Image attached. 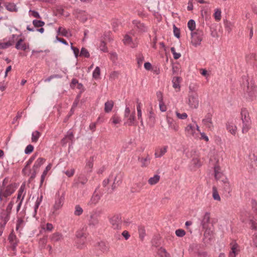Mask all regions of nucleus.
Instances as JSON below:
<instances>
[{"label":"nucleus","mask_w":257,"mask_h":257,"mask_svg":"<svg viewBox=\"0 0 257 257\" xmlns=\"http://www.w3.org/2000/svg\"><path fill=\"white\" fill-rule=\"evenodd\" d=\"M242 79L241 85L244 91L245 97L249 100H253L257 95V87L252 81L249 82L247 76H243Z\"/></svg>","instance_id":"f257e3e1"},{"label":"nucleus","mask_w":257,"mask_h":257,"mask_svg":"<svg viewBox=\"0 0 257 257\" xmlns=\"http://www.w3.org/2000/svg\"><path fill=\"white\" fill-rule=\"evenodd\" d=\"M16 186L15 184L11 183L7 186H0V201L2 203H5L15 191Z\"/></svg>","instance_id":"f03ea898"},{"label":"nucleus","mask_w":257,"mask_h":257,"mask_svg":"<svg viewBox=\"0 0 257 257\" xmlns=\"http://www.w3.org/2000/svg\"><path fill=\"white\" fill-rule=\"evenodd\" d=\"M240 117L242 123L241 132L243 134L247 133L251 128V120L246 108H242L241 109Z\"/></svg>","instance_id":"7ed1b4c3"},{"label":"nucleus","mask_w":257,"mask_h":257,"mask_svg":"<svg viewBox=\"0 0 257 257\" xmlns=\"http://www.w3.org/2000/svg\"><path fill=\"white\" fill-rule=\"evenodd\" d=\"M87 228V227L85 225L78 229L76 232V237L77 238L76 245L77 248H82L85 246L87 236L86 232Z\"/></svg>","instance_id":"20e7f679"},{"label":"nucleus","mask_w":257,"mask_h":257,"mask_svg":"<svg viewBox=\"0 0 257 257\" xmlns=\"http://www.w3.org/2000/svg\"><path fill=\"white\" fill-rule=\"evenodd\" d=\"M65 200V192L64 191H58L55 195V203L51 211L53 215L57 214L56 211L60 209L64 204Z\"/></svg>","instance_id":"39448f33"},{"label":"nucleus","mask_w":257,"mask_h":257,"mask_svg":"<svg viewBox=\"0 0 257 257\" xmlns=\"http://www.w3.org/2000/svg\"><path fill=\"white\" fill-rule=\"evenodd\" d=\"M14 203L10 202L7 206L5 210H3L0 213V226L2 229H4L5 227L10 219L11 210L13 208Z\"/></svg>","instance_id":"423d86ee"},{"label":"nucleus","mask_w":257,"mask_h":257,"mask_svg":"<svg viewBox=\"0 0 257 257\" xmlns=\"http://www.w3.org/2000/svg\"><path fill=\"white\" fill-rule=\"evenodd\" d=\"M191 35V43L195 47L200 45L204 35L202 30L198 29L195 31L192 32Z\"/></svg>","instance_id":"0eeeda50"},{"label":"nucleus","mask_w":257,"mask_h":257,"mask_svg":"<svg viewBox=\"0 0 257 257\" xmlns=\"http://www.w3.org/2000/svg\"><path fill=\"white\" fill-rule=\"evenodd\" d=\"M99 214L98 212L93 210L90 213V216L88 219V226L93 228H96L99 225Z\"/></svg>","instance_id":"6e6552de"},{"label":"nucleus","mask_w":257,"mask_h":257,"mask_svg":"<svg viewBox=\"0 0 257 257\" xmlns=\"http://www.w3.org/2000/svg\"><path fill=\"white\" fill-rule=\"evenodd\" d=\"M109 222L114 229L119 230L121 228L122 222L120 215H113L109 218Z\"/></svg>","instance_id":"1a4fd4ad"},{"label":"nucleus","mask_w":257,"mask_h":257,"mask_svg":"<svg viewBox=\"0 0 257 257\" xmlns=\"http://www.w3.org/2000/svg\"><path fill=\"white\" fill-rule=\"evenodd\" d=\"M196 153L197 152L195 149H192L190 152L186 153V156L188 158L193 157L191 161V164L193 165L194 167H199L201 166V164L196 154Z\"/></svg>","instance_id":"9d476101"},{"label":"nucleus","mask_w":257,"mask_h":257,"mask_svg":"<svg viewBox=\"0 0 257 257\" xmlns=\"http://www.w3.org/2000/svg\"><path fill=\"white\" fill-rule=\"evenodd\" d=\"M113 179V182L111 185V188H108L107 191L108 193H110L118 186H119L122 182V176L121 174H118L114 179Z\"/></svg>","instance_id":"9b49d317"},{"label":"nucleus","mask_w":257,"mask_h":257,"mask_svg":"<svg viewBox=\"0 0 257 257\" xmlns=\"http://www.w3.org/2000/svg\"><path fill=\"white\" fill-rule=\"evenodd\" d=\"M212 119V115L210 113H208L202 121V124L210 131L212 130L213 128V124Z\"/></svg>","instance_id":"f8f14e48"},{"label":"nucleus","mask_w":257,"mask_h":257,"mask_svg":"<svg viewBox=\"0 0 257 257\" xmlns=\"http://www.w3.org/2000/svg\"><path fill=\"white\" fill-rule=\"evenodd\" d=\"M221 182L222 183V188L223 194L226 196H230L231 187L228 179L226 178H223V179L221 180Z\"/></svg>","instance_id":"ddd939ff"},{"label":"nucleus","mask_w":257,"mask_h":257,"mask_svg":"<svg viewBox=\"0 0 257 257\" xmlns=\"http://www.w3.org/2000/svg\"><path fill=\"white\" fill-rule=\"evenodd\" d=\"M251 205L253 210L256 212L254 220L249 219V223L251 224V227L253 229L257 230V202L252 199L251 200Z\"/></svg>","instance_id":"4468645a"},{"label":"nucleus","mask_w":257,"mask_h":257,"mask_svg":"<svg viewBox=\"0 0 257 257\" xmlns=\"http://www.w3.org/2000/svg\"><path fill=\"white\" fill-rule=\"evenodd\" d=\"M101 198V196L97 192V189H95L90 200L87 203V205L93 207L96 205Z\"/></svg>","instance_id":"2eb2a0df"},{"label":"nucleus","mask_w":257,"mask_h":257,"mask_svg":"<svg viewBox=\"0 0 257 257\" xmlns=\"http://www.w3.org/2000/svg\"><path fill=\"white\" fill-rule=\"evenodd\" d=\"M188 104L192 108H197L199 105L198 95L197 94L190 95L189 96Z\"/></svg>","instance_id":"dca6fc26"},{"label":"nucleus","mask_w":257,"mask_h":257,"mask_svg":"<svg viewBox=\"0 0 257 257\" xmlns=\"http://www.w3.org/2000/svg\"><path fill=\"white\" fill-rule=\"evenodd\" d=\"M167 122L168 124L169 129L174 131L177 132L179 130V125L178 123L172 118L167 117Z\"/></svg>","instance_id":"f3484780"},{"label":"nucleus","mask_w":257,"mask_h":257,"mask_svg":"<svg viewBox=\"0 0 257 257\" xmlns=\"http://www.w3.org/2000/svg\"><path fill=\"white\" fill-rule=\"evenodd\" d=\"M226 127L228 132L232 135H235L237 131V126L232 120H228L226 124Z\"/></svg>","instance_id":"a211bd4d"},{"label":"nucleus","mask_w":257,"mask_h":257,"mask_svg":"<svg viewBox=\"0 0 257 257\" xmlns=\"http://www.w3.org/2000/svg\"><path fill=\"white\" fill-rule=\"evenodd\" d=\"M43 200V196L41 195L40 196H39L37 197L35 204L34 206V211L32 213V216L33 217L35 218L36 219H38V217H37V210L38 208L40 206V205L42 202Z\"/></svg>","instance_id":"6ab92c4d"},{"label":"nucleus","mask_w":257,"mask_h":257,"mask_svg":"<svg viewBox=\"0 0 257 257\" xmlns=\"http://www.w3.org/2000/svg\"><path fill=\"white\" fill-rule=\"evenodd\" d=\"M168 148V146H165L163 147H160L156 149L154 154L155 158H159L164 156L167 152Z\"/></svg>","instance_id":"aec40b11"},{"label":"nucleus","mask_w":257,"mask_h":257,"mask_svg":"<svg viewBox=\"0 0 257 257\" xmlns=\"http://www.w3.org/2000/svg\"><path fill=\"white\" fill-rule=\"evenodd\" d=\"M214 177L217 180H220L223 179V178H226L221 171L220 168L218 166H215L214 168Z\"/></svg>","instance_id":"412c9836"},{"label":"nucleus","mask_w":257,"mask_h":257,"mask_svg":"<svg viewBox=\"0 0 257 257\" xmlns=\"http://www.w3.org/2000/svg\"><path fill=\"white\" fill-rule=\"evenodd\" d=\"M181 80V78L178 76L173 77L172 79L173 87L176 90V91H179L180 90V83Z\"/></svg>","instance_id":"4be33fe9"},{"label":"nucleus","mask_w":257,"mask_h":257,"mask_svg":"<svg viewBox=\"0 0 257 257\" xmlns=\"http://www.w3.org/2000/svg\"><path fill=\"white\" fill-rule=\"evenodd\" d=\"M127 120L124 122V124L128 125L129 126L136 125L137 123L135 122V111H134L132 113L129 115L128 117H126Z\"/></svg>","instance_id":"5701e85b"},{"label":"nucleus","mask_w":257,"mask_h":257,"mask_svg":"<svg viewBox=\"0 0 257 257\" xmlns=\"http://www.w3.org/2000/svg\"><path fill=\"white\" fill-rule=\"evenodd\" d=\"M63 239V235L59 232H55L50 236V239L53 242L61 241Z\"/></svg>","instance_id":"b1692460"},{"label":"nucleus","mask_w":257,"mask_h":257,"mask_svg":"<svg viewBox=\"0 0 257 257\" xmlns=\"http://www.w3.org/2000/svg\"><path fill=\"white\" fill-rule=\"evenodd\" d=\"M151 159V157L149 155L147 154L145 158H138V161L141 163V166L142 167H146L148 166Z\"/></svg>","instance_id":"393cba45"},{"label":"nucleus","mask_w":257,"mask_h":257,"mask_svg":"<svg viewBox=\"0 0 257 257\" xmlns=\"http://www.w3.org/2000/svg\"><path fill=\"white\" fill-rule=\"evenodd\" d=\"M123 43L125 45H128L132 48H136L138 46L137 43L133 42L132 38L127 35L124 36Z\"/></svg>","instance_id":"a878e982"},{"label":"nucleus","mask_w":257,"mask_h":257,"mask_svg":"<svg viewBox=\"0 0 257 257\" xmlns=\"http://www.w3.org/2000/svg\"><path fill=\"white\" fill-rule=\"evenodd\" d=\"M57 34L61 35L62 36L69 38L72 36L70 31L66 30L65 28L60 27L57 30Z\"/></svg>","instance_id":"bb28decb"},{"label":"nucleus","mask_w":257,"mask_h":257,"mask_svg":"<svg viewBox=\"0 0 257 257\" xmlns=\"http://www.w3.org/2000/svg\"><path fill=\"white\" fill-rule=\"evenodd\" d=\"M9 240L12 245V249L14 250L18 244L17 239L16 235L12 232L9 236Z\"/></svg>","instance_id":"cd10ccee"},{"label":"nucleus","mask_w":257,"mask_h":257,"mask_svg":"<svg viewBox=\"0 0 257 257\" xmlns=\"http://www.w3.org/2000/svg\"><path fill=\"white\" fill-rule=\"evenodd\" d=\"M210 221V214L206 212L203 216V218L201 221V224L203 228H206Z\"/></svg>","instance_id":"c85d7f7f"},{"label":"nucleus","mask_w":257,"mask_h":257,"mask_svg":"<svg viewBox=\"0 0 257 257\" xmlns=\"http://www.w3.org/2000/svg\"><path fill=\"white\" fill-rule=\"evenodd\" d=\"M24 41L23 39H19L16 44V48L18 50H26L28 48H29V45H27L25 43H23Z\"/></svg>","instance_id":"c756f323"},{"label":"nucleus","mask_w":257,"mask_h":257,"mask_svg":"<svg viewBox=\"0 0 257 257\" xmlns=\"http://www.w3.org/2000/svg\"><path fill=\"white\" fill-rule=\"evenodd\" d=\"M133 24L135 25V27H136L137 29L141 32H146L147 30V28L145 26L144 24L141 23L138 20H134L133 21Z\"/></svg>","instance_id":"7c9ffc66"},{"label":"nucleus","mask_w":257,"mask_h":257,"mask_svg":"<svg viewBox=\"0 0 257 257\" xmlns=\"http://www.w3.org/2000/svg\"><path fill=\"white\" fill-rule=\"evenodd\" d=\"M45 159L43 158H39L35 162L33 167V170L38 171L40 167L45 163Z\"/></svg>","instance_id":"2f4dec72"},{"label":"nucleus","mask_w":257,"mask_h":257,"mask_svg":"<svg viewBox=\"0 0 257 257\" xmlns=\"http://www.w3.org/2000/svg\"><path fill=\"white\" fill-rule=\"evenodd\" d=\"M204 239L206 242L210 241L213 238V232L210 229H207L204 233Z\"/></svg>","instance_id":"473e14b6"},{"label":"nucleus","mask_w":257,"mask_h":257,"mask_svg":"<svg viewBox=\"0 0 257 257\" xmlns=\"http://www.w3.org/2000/svg\"><path fill=\"white\" fill-rule=\"evenodd\" d=\"M74 138V135L73 132L69 130L67 132L65 137L62 140V143L63 144H66L68 141H72Z\"/></svg>","instance_id":"72a5a7b5"},{"label":"nucleus","mask_w":257,"mask_h":257,"mask_svg":"<svg viewBox=\"0 0 257 257\" xmlns=\"http://www.w3.org/2000/svg\"><path fill=\"white\" fill-rule=\"evenodd\" d=\"M186 133L188 136H195V127L191 124H188L185 129Z\"/></svg>","instance_id":"f704fd0d"},{"label":"nucleus","mask_w":257,"mask_h":257,"mask_svg":"<svg viewBox=\"0 0 257 257\" xmlns=\"http://www.w3.org/2000/svg\"><path fill=\"white\" fill-rule=\"evenodd\" d=\"M5 7L8 11L11 12H17L18 11L17 6L14 3H6L5 4Z\"/></svg>","instance_id":"c9c22d12"},{"label":"nucleus","mask_w":257,"mask_h":257,"mask_svg":"<svg viewBox=\"0 0 257 257\" xmlns=\"http://www.w3.org/2000/svg\"><path fill=\"white\" fill-rule=\"evenodd\" d=\"M25 188V184H22L21 186V187L18 191L17 199L18 200L21 199L20 201H23L25 195V193L24 192Z\"/></svg>","instance_id":"e433bc0d"},{"label":"nucleus","mask_w":257,"mask_h":257,"mask_svg":"<svg viewBox=\"0 0 257 257\" xmlns=\"http://www.w3.org/2000/svg\"><path fill=\"white\" fill-rule=\"evenodd\" d=\"M52 166V165L51 163L49 164L46 167L44 171H43V172L41 175V177L40 186H42V185L45 180V178L46 176V175H47L48 172L51 169Z\"/></svg>","instance_id":"4c0bfd02"},{"label":"nucleus","mask_w":257,"mask_h":257,"mask_svg":"<svg viewBox=\"0 0 257 257\" xmlns=\"http://www.w3.org/2000/svg\"><path fill=\"white\" fill-rule=\"evenodd\" d=\"M114 105V103L112 100H108L104 104V111L106 113H108L112 110Z\"/></svg>","instance_id":"58836bf2"},{"label":"nucleus","mask_w":257,"mask_h":257,"mask_svg":"<svg viewBox=\"0 0 257 257\" xmlns=\"http://www.w3.org/2000/svg\"><path fill=\"white\" fill-rule=\"evenodd\" d=\"M160 176L159 175H155L153 177H151L149 180L148 183L151 185H154L157 184L160 180Z\"/></svg>","instance_id":"ea45409f"},{"label":"nucleus","mask_w":257,"mask_h":257,"mask_svg":"<svg viewBox=\"0 0 257 257\" xmlns=\"http://www.w3.org/2000/svg\"><path fill=\"white\" fill-rule=\"evenodd\" d=\"M237 244L234 243L232 245L231 250L229 254V257H235L237 251Z\"/></svg>","instance_id":"a19ab883"},{"label":"nucleus","mask_w":257,"mask_h":257,"mask_svg":"<svg viewBox=\"0 0 257 257\" xmlns=\"http://www.w3.org/2000/svg\"><path fill=\"white\" fill-rule=\"evenodd\" d=\"M157 253L160 257H170V254L163 247H160L158 249Z\"/></svg>","instance_id":"79ce46f5"},{"label":"nucleus","mask_w":257,"mask_h":257,"mask_svg":"<svg viewBox=\"0 0 257 257\" xmlns=\"http://www.w3.org/2000/svg\"><path fill=\"white\" fill-rule=\"evenodd\" d=\"M24 225V221L22 217H18L16 224V230L18 231L22 229Z\"/></svg>","instance_id":"37998d69"},{"label":"nucleus","mask_w":257,"mask_h":257,"mask_svg":"<svg viewBox=\"0 0 257 257\" xmlns=\"http://www.w3.org/2000/svg\"><path fill=\"white\" fill-rule=\"evenodd\" d=\"M40 135L41 134L39 132L37 131L33 132L32 134V142L33 143H36L38 141L39 138H40Z\"/></svg>","instance_id":"c03bdc74"},{"label":"nucleus","mask_w":257,"mask_h":257,"mask_svg":"<svg viewBox=\"0 0 257 257\" xmlns=\"http://www.w3.org/2000/svg\"><path fill=\"white\" fill-rule=\"evenodd\" d=\"M187 25L189 29L191 31V32H193V31L195 30L196 23L194 20L192 19L190 20L188 22Z\"/></svg>","instance_id":"a18cd8bd"},{"label":"nucleus","mask_w":257,"mask_h":257,"mask_svg":"<svg viewBox=\"0 0 257 257\" xmlns=\"http://www.w3.org/2000/svg\"><path fill=\"white\" fill-rule=\"evenodd\" d=\"M212 197L214 200L217 201L220 200V196L217 192V189L215 187H213L212 188Z\"/></svg>","instance_id":"49530a36"},{"label":"nucleus","mask_w":257,"mask_h":257,"mask_svg":"<svg viewBox=\"0 0 257 257\" xmlns=\"http://www.w3.org/2000/svg\"><path fill=\"white\" fill-rule=\"evenodd\" d=\"M83 210L79 205H76L75 207L74 214L76 216H80L82 214Z\"/></svg>","instance_id":"de8ad7c7"},{"label":"nucleus","mask_w":257,"mask_h":257,"mask_svg":"<svg viewBox=\"0 0 257 257\" xmlns=\"http://www.w3.org/2000/svg\"><path fill=\"white\" fill-rule=\"evenodd\" d=\"M144 183L143 182H140L135 184V187L132 189V192H139L142 189Z\"/></svg>","instance_id":"09e8293b"},{"label":"nucleus","mask_w":257,"mask_h":257,"mask_svg":"<svg viewBox=\"0 0 257 257\" xmlns=\"http://www.w3.org/2000/svg\"><path fill=\"white\" fill-rule=\"evenodd\" d=\"M33 24L35 28L43 27L45 25V22L41 20H34Z\"/></svg>","instance_id":"8fccbe9b"},{"label":"nucleus","mask_w":257,"mask_h":257,"mask_svg":"<svg viewBox=\"0 0 257 257\" xmlns=\"http://www.w3.org/2000/svg\"><path fill=\"white\" fill-rule=\"evenodd\" d=\"M100 74V69L98 66H97L94 70L92 73V77L95 79H97Z\"/></svg>","instance_id":"3c124183"},{"label":"nucleus","mask_w":257,"mask_h":257,"mask_svg":"<svg viewBox=\"0 0 257 257\" xmlns=\"http://www.w3.org/2000/svg\"><path fill=\"white\" fill-rule=\"evenodd\" d=\"M138 231L140 238L141 239H143L146 234V230L145 227L142 226H139L138 228Z\"/></svg>","instance_id":"603ef678"},{"label":"nucleus","mask_w":257,"mask_h":257,"mask_svg":"<svg viewBox=\"0 0 257 257\" xmlns=\"http://www.w3.org/2000/svg\"><path fill=\"white\" fill-rule=\"evenodd\" d=\"M221 10L219 9H216L215 10V13L214 14V19L216 21H219L221 20Z\"/></svg>","instance_id":"864d4df0"},{"label":"nucleus","mask_w":257,"mask_h":257,"mask_svg":"<svg viewBox=\"0 0 257 257\" xmlns=\"http://www.w3.org/2000/svg\"><path fill=\"white\" fill-rule=\"evenodd\" d=\"M253 60H257V56L253 52L250 53L246 56V61L247 62H249Z\"/></svg>","instance_id":"5fc2aeb1"},{"label":"nucleus","mask_w":257,"mask_h":257,"mask_svg":"<svg viewBox=\"0 0 257 257\" xmlns=\"http://www.w3.org/2000/svg\"><path fill=\"white\" fill-rule=\"evenodd\" d=\"M249 217V213L247 211L241 212L240 215V219L242 222H245Z\"/></svg>","instance_id":"6e6d98bb"},{"label":"nucleus","mask_w":257,"mask_h":257,"mask_svg":"<svg viewBox=\"0 0 257 257\" xmlns=\"http://www.w3.org/2000/svg\"><path fill=\"white\" fill-rule=\"evenodd\" d=\"M93 158H91L87 162L85 168L87 169V171H91V169L93 167Z\"/></svg>","instance_id":"4d7b16f0"},{"label":"nucleus","mask_w":257,"mask_h":257,"mask_svg":"<svg viewBox=\"0 0 257 257\" xmlns=\"http://www.w3.org/2000/svg\"><path fill=\"white\" fill-rule=\"evenodd\" d=\"M80 56H84L86 58H88L90 55L87 50L84 48H82L80 51Z\"/></svg>","instance_id":"13d9d810"},{"label":"nucleus","mask_w":257,"mask_h":257,"mask_svg":"<svg viewBox=\"0 0 257 257\" xmlns=\"http://www.w3.org/2000/svg\"><path fill=\"white\" fill-rule=\"evenodd\" d=\"M111 120L112 121V123L113 124H116L120 123V122L121 121V119L119 117L117 116L113 115L111 118Z\"/></svg>","instance_id":"bf43d9fd"},{"label":"nucleus","mask_w":257,"mask_h":257,"mask_svg":"<svg viewBox=\"0 0 257 257\" xmlns=\"http://www.w3.org/2000/svg\"><path fill=\"white\" fill-rule=\"evenodd\" d=\"M171 52L173 54L174 58L175 59H178L181 56L180 53L176 52L174 47H172L171 48Z\"/></svg>","instance_id":"052dcab7"},{"label":"nucleus","mask_w":257,"mask_h":257,"mask_svg":"<svg viewBox=\"0 0 257 257\" xmlns=\"http://www.w3.org/2000/svg\"><path fill=\"white\" fill-rule=\"evenodd\" d=\"M176 114L177 117L180 119H185L188 116L187 114L185 112H184L183 113H180L178 111H176Z\"/></svg>","instance_id":"680f3d73"},{"label":"nucleus","mask_w":257,"mask_h":257,"mask_svg":"<svg viewBox=\"0 0 257 257\" xmlns=\"http://www.w3.org/2000/svg\"><path fill=\"white\" fill-rule=\"evenodd\" d=\"M63 173L66 174L67 176L68 177H71L73 176L75 173L74 169H71L70 170H66L65 171H63Z\"/></svg>","instance_id":"e2e57ef3"},{"label":"nucleus","mask_w":257,"mask_h":257,"mask_svg":"<svg viewBox=\"0 0 257 257\" xmlns=\"http://www.w3.org/2000/svg\"><path fill=\"white\" fill-rule=\"evenodd\" d=\"M29 16L36 18H40V15L38 12L30 10L29 12Z\"/></svg>","instance_id":"0e129e2a"},{"label":"nucleus","mask_w":257,"mask_h":257,"mask_svg":"<svg viewBox=\"0 0 257 257\" xmlns=\"http://www.w3.org/2000/svg\"><path fill=\"white\" fill-rule=\"evenodd\" d=\"M11 46L9 42L0 43V49H5Z\"/></svg>","instance_id":"69168bd1"},{"label":"nucleus","mask_w":257,"mask_h":257,"mask_svg":"<svg viewBox=\"0 0 257 257\" xmlns=\"http://www.w3.org/2000/svg\"><path fill=\"white\" fill-rule=\"evenodd\" d=\"M33 150L34 147L32 145H29L26 147L25 150V153L26 154H30L33 151Z\"/></svg>","instance_id":"338daca9"},{"label":"nucleus","mask_w":257,"mask_h":257,"mask_svg":"<svg viewBox=\"0 0 257 257\" xmlns=\"http://www.w3.org/2000/svg\"><path fill=\"white\" fill-rule=\"evenodd\" d=\"M137 60L139 65H141L144 61V57L142 54H139L137 55Z\"/></svg>","instance_id":"774afa93"}]
</instances>
